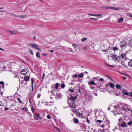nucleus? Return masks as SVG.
Masks as SVG:
<instances>
[{
  "mask_svg": "<svg viewBox=\"0 0 132 132\" xmlns=\"http://www.w3.org/2000/svg\"><path fill=\"white\" fill-rule=\"evenodd\" d=\"M113 49L115 51H116V50H118V48H117L116 47H113Z\"/></svg>",
  "mask_w": 132,
  "mask_h": 132,
  "instance_id": "nucleus-35",
  "label": "nucleus"
},
{
  "mask_svg": "<svg viewBox=\"0 0 132 132\" xmlns=\"http://www.w3.org/2000/svg\"><path fill=\"white\" fill-rule=\"evenodd\" d=\"M45 103L46 105H48V103H49V102H45Z\"/></svg>",
  "mask_w": 132,
  "mask_h": 132,
  "instance_id": "nucleus-62",
  "label": "nucleus"
},
{
  "mask_svg": "<svg viewBox=\"0 0 132 132\" xmlns=\"http://www.w3.org/2000/svg\"><path fill=\"white\" fill-rule=\"evenodd\" d=\"M127 15L130 17L132 18V14L130 13L127 14Z\"/></svg>",
  "mask_w": 132,
  "mask_h": 132,
  "instance_id": "nucleus-42",
  "label": "nucleus"
},
{
  "mask_svg": "<svg viewBox=\"0 0 132 132\" xmlns=\"http://www.w3.org/2000/svg\"><path fill=\"white\" fill-rule=\"evenodd\" d=\"M42 55L44 56H46L47 55V54H42Z\"/></svg>",
  "mask_w": 132,
  "mask_h": 132,
  "instance_id": "nucleus-64",
  "label": "nucleus"
},
{
  "mask_svg": "<svg viewBox=\"0 0 132 132\" xmlns=\"http://www.w3.org/2000/svg\"><path fill=\"white\" fill-rule=\"evenodd\" d=\"M2 85L1 86L2 88H3L4 87V82L3 81H1L0 82V85Z\"/></svg>",
  "mask_w": 132,
  "mask_h": 132,
  "instance_id": "nucleus-13",
  "label": "nucleus"
},
{
  "mask_svg": "<svg viewBox=\"0 0 132 132\" xmlns=\"http://www.w3.org/2000/svg\"><path fill=\"white\" fill-rule=\"evenodd\" d=\"M77 99V96H71L68 99V103L71 109L75 108L76 105L75 102Z\"/></svg>",
  "mask_w": 132,
  "mask_h": 132,
  "instance_id": "nucleus-1",
  "label": "nucleus"
},
{
  "mask_svg": "<svg viewBox=\"0 0 132 132\" xmlns=\"http://www.w3.org/2000/svg\"><path fill=\"white\" fill-rule=\"evenodd\" d=\"M34 117L35 119H38V118L39 116V114H34Z\"/></svg>",
  "mask_w": 132,
  "mask_h": 132,
  "instance_id": "nucleus-10",
  "label": "nucleus"
},
{
  "mask_svg": "<svg viewBox=\"0 0 132 132\" xmlns=\"http://www.w3.org/2000/svg\"><path fill=\"white\" fill-rule=\"evenodd\" d=\"M121 109L123 110L126 111L127 110L123 106L121 107Z\"/></svg>",
  "mask_w": 132,
  "mask_h": 132,
  "instance_id": "nucleus-30",
  "label": "nucleus"
},
{
  "mask_svg": "<svg viewBox=\"0 0 132 132\" xmlns=\"http://www.w3.org/2000/svg\"><path fill=\"white\" fill-rule=\"evenodd\" d=\"M118 121H121L122 120V118H121V117L118 120Z\"/></svg>",
  "mask_w": 132,
  "mask_h": 132,
  "instance_id": "nucleus-60",
  "label": "nucleus"
},
{
  "mask_svg": "<svg viewBox=\"0 0 132 132\" xmlns=\"http://www.w3.org/2000/svg\"><path fill=\"white\" fill-rule=\"evenodd\" d=\"M89 83L91 85H96L95 82L93 80L90 81Z\"/></svg>",
  "mask_w": 132,
  "mask_h": 132,
  "instance_id": "nucleus-16",
  "label": "nucleus"
},
{
  "mask_svg": "<svg viewBox=\"0 0 132 132\" xmlns=\"http://www.w3.org/2000/svg\"><path fill=\"white\" fill-rule=\"evenodd\" d=\"M61 87L62 88H64L65 87V85L64 83H62L61 84Z\"/></svg>",
  "mask_w": 132,
  "mask_h": 132,
  "instance_id": "nucleus-27",
  "label": "nucleus"
},
{
  "mask_svg": "<svg viewBox=\"0 0 132 132\" xmlns=\"http://www.w3.org/2000/svg\"><path fill=\"white\" fill-rule=\"evenodd\" d=\"M102 14H95V16H101Z\"/></svg>",
  "mask_w": 132,
  "mask_h": 132,
  "instance_id": "nucleus-40",
  "label": "nucleus"
},
{
  "mask_svg": "<svg viewBox=\"0 0 132 132\" xmlns=\"http://www.w3.org/2000/svg\"><path fill=\"white\" fill-rule=\"evenodd\" d=\"M31 84H32H32H33V82L34 81V79L33 78H31Z\"/></svg>",
  "mask_w": 132,
  "mask_h": 132,
  "instance_id": "nucleus-46",
  "label": "nucleus"
},
{
  "mask_svg": "<svg viewBox=\"0 0 132 132\" xmlns=\"http://www.w3.org/2000/svg\"><path fill=\"white\" fill-rule=\"evenodd\" d=\"M96 122H98L100 123L102 122V121L101 120H97L96 121Z\"/></svg>",
  "mask_w": 132,
  "mask_h": 132,
  "instance_id": "nucleus-38",
  "label": "nucleus"
},
{
  "mask_svg": "<svg viewBox=\"0 0 132 132\" xmlns=\"http://www.w3.org/2000/svg\"><path fill=\"white\" fill-rule=\"evenodd\" d=\"M108 66H109L110 67H115V66H113V65H108V64H106Z\"/></svg>",
  "mask_w": 132,
  "mask_h": 132,
  "instance_id": "nucleus-55",
  "label": "nucleus"
},
{
  "mask_svg": "<svg viewBox=\"0 0 132 132\" xmlns=\"http://www.w3.org/2000/svg\"><path fill=\"white\" fill-rule=\"evenodd\" d=\"M123 20V18H120L118 20V22L120 23L122 22Z\"/></svg>",
  "mask_w": 132,
  "mask_h": 132,
  "instance_id": "nucleus-18",
  "label": "nucleus"
},
{
  "mask_svg": "<svg viewBox=\"0 0 132 132\" xmlns=\"http://www.w3.org/2000/svg\"><path fill=\"white\" fill-rule=\"evenodd\" d=\"M45 76V74L44 73L43 74V76H42V79H44Z\"/></svg>",
  "mask_w": 132,
  "mask_h": 132,
  "instance_id": "nucleus-53",
  "label": "nucleus"
},
{
  "mask_svg": "<svg viewBox=\"0 0 132 132\" xmlns=\"http://www.w3.org/2000/svg\"><path fill=\"white\" fill-rule=\"evenodd\" d=\"M41 94H38L37 95V98H40V96H41Z\"/></svg>",
  "mask_w": 132,
  "mask_h": 132,
  "instance_id": "nucleus-37",
  "label": "nucleus"
},
{
  "mask_svg": "<svg viewBox=\"0 0 132 132\" xmlns=\"http://www.w3.org/2000/svg\"><path fill=\"white\" fill-rule=\"evenodd\" d=\"M27 16V15H21L19 16V17L20 18H24L26 17Z\"/></svg>",
  "mask_w": 132,
  "mask_h": 132,
  "instance_id": "nucleus-25",
  "label": "nucleus"
},
{
  "mask_svg": "<svg viewBox=\"0 0 132 132\" xmlns=\"http://www.w3.org/2000/svg\"><path fill=\"white\" fill-rule=\"evenodd\" d=\"M22 110L24 111H27L28 110V108L27 107H25L22 108Z\"/></svg>",
  "mask_w": 132,
  "mask_h": 132,
  "instance_id": "nucleus-28",
  "label": "nucleus"
},
{
  "mask_svg": "<svg viewBox=\"0 0 132 132\" xmlns=\"http://www.w3.org/2000/svg\"><path fill=\"white\" fill-rule=\"evenodd\" d=\"M78 76L77 74H75L73 75V77L76 78H77L78 77Z\"/></svg>",
  "mask_w": 132,
  "mask_h": 132,
  "instance_id": "nucleus-47",
  "label": "nucleus"
},
{
  "mask_svg": "<svg viewBox=\"0 0 132 132\" xmlns=\"http://www.w3.org/2000/svg\"><path fill=\"white\" fill-rule=\"evenodd\" d=\"M29 51H30V53H31V54L32 55H33V52L32 51V50H30Z\"/></svg>",
  "mask_w": 132,
  "mask_h": 132,
  "instance_id": "nucleus-50",
  "label": "nucleus"
},
{
  "mask_svg": "<svg viewBox=\"0 0 132 132\" xmlns=\"http://www.w3.org/2000/svg\"><path fill=\"white\" fill-rule=\"evenodd\" d=\"M36 57L37 58H40V54L39 53V52H38L37 53H36Z\"/></svg>",
  "mask_w": 132,
  "mask_h": 132,
  "instance_id": "nucleus-24",
  "label": "nucleus"
},
{
  "mask_svg": "<svg viewBox=\"0 0 132 132\" xmlns=\"http://www.w3.org/2000/svg\"><path fill=\"white\" fill-rule=\"evenodd\" d=\"M128 65L130 67H132V60H130L128 62Z\"/></svg>",
  "mask_w": 132,
  "mask_h": 132,
  "instance_id": "nucleus-15",
  "label": "nucleus"
},
{
  "mask_svg": "<svg viewBox=\"0 0 132 132\" xmlns=\"http://www.w3.org/2000/svg\"><path fill=\"white\" fill-rule=\"evenodd\" d=\"M77 114L78 115V116H82V114L79 112H77Z\"/></svg>",
  "mask_w": 132,
  "mask_h": 132,
  "instance_id": "nucleus-34",
  "label": "nucleus"
},
{
  "mask_svg": "<svg viewBox=\"0 0 132 132\" xmlns=\"http://www.w3.org/2000/svg\"><path fill=\"white\" fill-rule=\"evenodd\" d=\"M122 91V92L123 91V92H124V91L123 90H125V89H124L123 88H122V87L121 86L120 88V89ZM123 93V92H122Z\"/></svg>",
  "mask_w": 132,
  "mask_h": 132,
  "instance_id": "nucleus-45",
  "label": "nucleus"
},
{
  "mask_svg": "<svg viewBox=\"0 0 132 132\" xmlns=\"http://www.w3.org/2000/svg\"><path fill=\"white\" fill-rule=\"evenodd\" d=\"M58 93H54L52 95V96H54V97H55L56 96V95H57V94Z\"/></svg>",
  "mask_w": 132,
  "mask_h": 132,
  "instance_id": "nucleus-33",
  "label": "nucleus"
},
{
  "mask_svg": "<svg viewBox=\"0 0 132 132\" xmlns=\"http://www.w3.org/2000/svg\"><path fill=\"white\" fill-rule=\"evenodd\" d=\"M111 7V9H113V10H119V8H116L112 6Z\"/></svg>",
  "mask_w": 132,
  "mask_h": 132,
  "instance_id": "nucleus-23",
  "label": "nucleus"
},
{
  "mask_svg": "<svg viewBox=\"0 0 132 132\" xmlns=\"http://www.w3.org/2000/svg\"><path fill=\"white\" fill-rule=\"evenodd\" d=\"M121 87V86L119 85H116V87L117 89H119Z\"/></svg>",
  "mask_w": 132,
  "mask_h": 132,
  "instance_id": "nucleus-21",
  "label": "nucleus"
},
{
  "mask_svg": "<svg viewBox=\"0 0 132 132\" xmlns=\"http://www.w3.org/2000/svg\"><path fill=\"white\" fill-rule=\"evenodd\" d=\"M86 121L88 123H90L89 120H88V118H87V119Z\"/></svg>",
  "mask_w": 132,
  "mask_h": 132,
  "instance_id": "nucleus-58",
  "label": "nucleus"
},
{
  "mask_svg": "<svg viewBox=\"0 0 132 132\" xmlns=\"http://www.w3.org/2000/svg\"><path fill=\"white\" fill-rule=\"evenodd\" d=\"M120 58H121L123 59L125 58L126 59H127V58H126V53H122L120 55Z\"/></svg>",
  "mask_w": 132,
  "mask_h": 132,
  "instance_id": "nucleus-6",
  "label": "nucleus"
},
{
  "mask_svg": "<svg viewBox=\"0 0 132 132\" xmlns=\"http://www.w3.org/2000/svg\"><path fill=\"white\" fill-rule=\"evenodd\" d=\"M54 128H55L57 130H58L59 131H60V129L57 127H55Z\"/></svg>",
  "mask_w": 132,
  "mask_h": 132,
  "instance_id": "nucleus-48",
  "label": "nucleus"
},
{
  "mask_svg": "<svg viewBox=\"0 0 132 132\" xmlns=\"http://www.w3.org/2000/svg\"><path fill=\"white\" fill-rule=\"evenodd\" d=\"M7 31L12 34H15L16 33L14 31H11L10 30H8Z\"/></svg>",
  "mask_w": 132,
  "mask_h": 132,
  "instance_id": "nucleus-17",
  "label": "nucleus"
},
{
  "mask_svg": "<svg viewBox=\"0 0 132 132\" xmlns=\"http://www.w3.org/2000/svg\"><path fill=\"white\" fill-rule=\"evenodd\" d=\"M123 94L125 95H126L127 96L129 95L130 96L132 97V92H130L129 94L128 92H123Z\"/></svg>",
  "mask_w": 132,
  "mask_h": 132,
  "instance_id": "nucleus-7",
  "label": "nucleus"
},
{
  "mask_svg": "<svg viewBox=\"0 0 132 132\" xmlns=\"http://www.w3.org/2000/svg\"><path fill=\"white\" fill-rule=\"evenodd\" d=\"M109 86L112 88H114V85L112 83H109Z\"/></svg>",
  "mask_w": 132,
  "mask_h": 132,
  "instance_id": "nucleus-12",
  "label": "nucleus"
},
{
  "mask_svg": "<svg viewBox=\"0 0 132 132\" xmlns=\"http://www.w3.org/2000/svg\"><path fill=\"white\" fill-rule=\"evenodd\" d=\"M99 79H100V80L102 82H103L104 80V79L103 78H100Z\"/></svg>",
  "mask_w": 132,
  "mask_h": 132,
  "instance_id": "nucleus-51",
  "label": "nucleus"
},
{
  "mask_svg": "<svg viewBox=\"0 0 132 132\" xmlns=\"http://www.w3.org/2000/svg\"><path fill=\"white\" fill-rule=\"evenodd\" d=\"M82 49L83 50H86L87 49V48L86 47H82Z\"/></svg>",
  "mask_w": 132,
  "mask_h": 132,
  "instance_id": "nucleus-57",
  "label": "nucleus"
},
{
  "mask_svg": "<svg viewBox=\"0 0 132 132\" xmlns=\"http://www.w3.org/2000/svg\"><path fill=\"white\" fill-rule=\"evenodd\" d=\"M120 126L122 127H126L127 126V125L126 123L123 122L120 124Z\"/></svg>",
  "mask_w": 132,
  "mask_h": 132,
  "instance_id": "nucleus-8",
  "label": "nucleus"
},
{
  "mask_svg": "<svg viewBox=\"0 0 132 132\" xmlns=\"http://www.w3.org/2000/svg\"><path fill=\"white\" fill-rule=\"evenodd\" d=\"M17 99L18 100L19 102H20L21 103H22V102L21 101V99L20 98H18Z\"/></svg>",
  "mask_w": 132,
  "mask_h": 132,
  "instance_id": "nucleus-39",
  "label": "nucleus"
},
{
  "mask_svg": "<svg viewBox=\"0 0 132 132\" xmlns=\"http://www.w3.org/2000/svg\"><path fill=\"white\" fill-rule=\"evenodd\" d=\"M29 80V77L28 76H26L24 77V80L26 81H27Z\"/></svg>",
  "mask_w": 132,
  "mask_h": 132,
  "instance_id": "nucleus-11",
  "label": "nucleus"
},
{
  "mask_svg": "<svg viewBox=\"0 0 132 132\" xmlns=\"http://www.w3.org/2000/svg\"><path fill=\"white\" fill-rule=\"evenodd\" d=\"M61 93H58L57 94L56 96L55 97V98L57 99H58L59 98H61Z\"/></svg>",
  "mask_w": 132,
  "mask_h": 132,
  "instance_id": "nucleus-9",
  "label": "nucleus"
},
{
  "mask_svg": "<svg viewBox=\"0 0 132 132\" xmlns=\"http://www.w3.org/2000/svg\"><path fill=\"white\" fill-rule=\"evenodd\" d=\"M31 110L32 112L34 114L35 110L33 107H31Z\"/></svg>",
  "mask_w": 132,
  "mask_h": 132,
  "instance_id": "nucleus-29",
  "label": "nucleus"
},
{
  "mask_svg": "<svg viewBox=\"0 0 132 132\" xmlns=\"http://www.w3.org/2000/svg\"><path fill=\"white\" fill-rule=\"evenodd\" d=\"M128 44L129 46H132V39L129 40L128 43Z\"/></svg>",
  "mask_w": 132,
  "mask_h": 132,
  "instance_id": "nucleus-19",
  "label": "nucleus"
},
{
  "mask_svg": "<svg viewBox=\"0 0 132 132\" xmlns=\"http://www.w3.org/2000/svg\"><path fill=\"white\" fill-rule=\"evenodd\" d=\"M97 18H93L91 17L90 18V19L92 20H97Z\"/></svg>",
  "mask_w": 132,
  "mask_h": 132,
  "instance_id": "nucleus-43",
  "label": "nucleus"
},
{
  "mask_svg": "<svg viewBox=\"0 0 132 132\" xmlns=\"http://www.w3.org/2000/svg\"><path fill=\"white\" fill-rule=\"evenodd\" d=\"M28 68H24L23 69L21 70V73L23 75H25L28 72Z\"/></svg>",
  "mask_w": 132,
  "mask_h": 132,
  "instance_id": "nucleus-4",
  "label": "nucleus"
},
{
  "mask_svg": "<svg viewBox=\"0 0 132 132\" xmlns=\"http://www.w3.org/2000/svg\"><path fill=\"white\" fill-rule=\"evenodd\" d=\"M73 108V110L72 109V111H73V112H77V111H76L74 109L75 108Z\"/></svg>",
  "mask_w": 132,
  "mask_h": 132,
  "instance_id": "nucleus-54",
  "label": "nucleus"
},
{
  "mask_svg": "<svg viewBox=\"0 0 132 132\" xmlns=\"http://www.w3.org/2000/svg\"><path fill=\"white\" fill-rule=\"evenodd\" d=\"M84 76V73L83 72H81L79 75H78V77L79 78H82Z\"/></svg>",
  "mask_w": 132,
  "mask_h": 132,
  "instance_id": "nucleus-14",
  "label": "nucleus"
},
{
  "mask_svg": "<svg viewBox=\"0 0 132 132\" xmlns=\"http://www.w3.org/2000/svg\"><path fill=\"white\" fill-rule=\"evenodd\" d=\"M103 120L105 122L106 124V126H108V128H109L110 127V121L108 118L106 117H104L103 119Z\"/></svg>",
  "mask_w": 132,
  "mask_h": 132,
  "instance_id": "nucleus-3",
  "label": "nucleus"
},
{
  "mask_svg": "<svg viewBox=\"0 0 132 132\" xmlns=\"http://www.w3.org/2000/svg\"><path fill=\"white\" fill-rule=\"evenodd\" d=\"M29 46H31L33 48H35L37 50L39 51H41L40 49L38 47L37 45L35 44H30L29 45Z\"/></svg>",
  "mask_w": 132,
  "mask_h": 132,
  "instance_id": "nucleus-5",
  "label": "nucleus"
},
{
  "mask_svg": "<svg viewBox=\"0 0 132 132\" xmlns=\"http://www.w3.org/2000/svg\"><path fill=\"white\" fill-rule=\"evenodd\" d=\"M59 84L58 83H56L55 85V88L56 89H57L59 85Z\"/></svg>",
  "mask_w": 132,
  "mask_h": 132,
  "instance_id": "nucleus-31",
  "label": "nucleus"
},
{
  "mask_svg": "<svg viewBox=\"0 0 132 132\" xmlns=\"http://www.w3.org/2000/svg\"><path fill=\"white\" fill-rule=\"evenodd\" d=\"M73 46L74 47V48H75L76 47H77V46L75 45V44H72Z\"/></svg>",
  "mask_w": 132,
  "mask_h": 132,
  "instance_id": "nucleus-56",
  "label": "nucleus"
},
{
  "mask_svg": "<svg viewBox=\"0 0 132 132\" xmlns=\"http://www.w3.org/2000/svg\"><path fill=\"white\" fill-rule=\"evenodd\" d=\"M26 81H25V80H23L22 81L21 83L22 84H23V85H26L27 82H26Z\"/></svg>",
  "mask_w": 132,
  "mask_h": 132,
  "instance_id": "nucleus-22",
  "label": "nucleus"
},
{
  "mask_svg": "<svg viewBox=\"0 0 132 132\" xmlns=\"http://www.w3.org/2000/svg\"><path fill=\"white\" fill-rule=\"evenodd\" d=\"M4 109L6 110H9V109L8 108H4Z\"/></svg>",
  "mask_w": 132,
  "mask_h": 132,
  "instance_id": "nucleus-63",
  "label": "nucleus"
},
{
  "mask_svg": "<svg viewBox=\"0 0 132 132\" xmlns=\"http://www.w3.org/2000/svg\"><path fill=\"white\" fill-rule=\"evenodd\" d=\"M68 90L71 92H73L74 91V89L73 88L69 89Z\"/></svg>",
  "mask_w": 132,
  "mask_h": 132,
  "instance_id": "nucleus-32",
  "label": "nucleus"
},
{
  "mask_svg": "<svg viewBox=\"0 0 132 132\" xmlns=\"http://www.w3.org/2000/svg\"><path fill=\"white\" fill-rule=\"evenodd\" d=\"M74 121L75 123H77L78 122L79 120L77 119H74Z\"/></svg>",
  "mask_w": 132,
  "mask_h": 132,
  "instance_id": "nucleus-20",
  "label": "nucleus"
},
{
  "mask_svg": "<svg viewBox=\"0 0 132 132\" xmlns=\"http://www.w3.org/2000/svg\"><path fill=\"white\" fill-rule=\"evenodd\" d=\"M47 118L49 119H51V116L49 115H48L47 116Z\"/></svg>",
  "mask_w": 132,
  "mask_h": 132,
  "instance_id": "nucleus-41",
  "label": "nucleus"
},
{
  "mask_svg": "<svg viewBox=\"0 0 132 132\" xmlns=\"http://www.w3.org/2000/svg\"><path fill=\"white\" fill-rule=\"evenodd\" d=\"M109 50V48H108V50L107 49H106L105 50H102V51L103 52H106L107 51V50Z\"/></svg>",
  "mask_w": 132,
  "mask_h": 132,
  "instance_id": "nucleus-59",
  "label": "nucleus"
},
{
  "mask_svg": "<svg viewBox=\"0 0 132 132\" xmlns=\"http://www.w3.org/2000/svg\"><path fill=\"white\" fill-rule=\"evenodd\" d=\"M127 123L128 125H132V121H130L127 122Z\"/></svg>",
  "mask_w": 132,
  "mask_h": 132,
  "instance_id": "nucleus-36",
  "label": "nucleus"
},
{
  "mask_svg": "<svg viewBox=\"0 0 132 132\" xmlns=\"http://www.w3.org/2000/svg\"><path fill=\"white\" fill-rule=\"evenodd\" d=\"M127 46V43L125 40H122L121 42L120 46L122 49H125Z\"/></svg>",
  "mask_w": 132,
  "mask_h": 132,
  "instance_id": "nucleus-2",
  "label": "nucleus"
},
{
  "mask_svg": "<svg viewBox=\"0 0 132 132\" xmlns=\"http://www.w3.org/2000/svg\"><path fill=\"white\" fill-rule=\"evenodd\" d=\"M101 132H106V131H105L104 129L101 130Z\"/></svg>",
  "mask_w": 132,
  "mask_h": 132,
  "instance_id": "nucleus-61",
  "label": "nucleus"
},
{
  "mask_svg": "<svg viewBox=\"0 0 132 132\" xmlns=\"http://www.w3.org/2000/svg\"><path fill=\"white\" fill-rule=\"evenodd\" d=\"M88 15H90V16H95V14H93L91 13H88Z\"/></svg>",
  "mask_w": 132,
  "mask_h": 132,
  "instance_id": "nucleus-44",
  "label": "nucleus"
},
{
  "mask_svg": "<svg viewBox=\"0 0 132 132\" xmlns=\"http://www.w3.org/2000/svg\"><path fill=\"white\" fill-rule=\"evenodd\" d=\"M87 39V38L85 37H83L82 38L81 41L83 42L85 41V40Z\"/></svg>",
  "mask_w": 132,
  "mask_h": 132,
  "instance_id": "nucleus-26",
  "label": "nucleus"
},
{
  "mask_svg": "<svg viewBox=\"0 0 132 132\" xmlns=\"http://www.w3.org/2000/svg\"><path fill=\"white\" fill-rule=\"evenodd\" d=\"M111 7H112V6H106V9H111Z\"/></svg>",
  "mask_w": 132,
  "mask_h": 132,
  "instance_id": "nucleus-49",
  "label": "nucleus"
},
{
  "mask_svg": "<svg viewBox=\"0 0 132 132\" xmlns=\"http://www.w3.org/2000/svg\"><path fill=\"white\" fill-rule=\"evenodd\" d=\"M113 114L115 116H116V115L117 113L116 111L113 112Z\"/></svg>",
  "mask_w": 132,
  "mask_h": 132,
  "instance_id": "nucleus-52",
  "label": "nucleus"
}]
</instances>
